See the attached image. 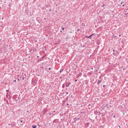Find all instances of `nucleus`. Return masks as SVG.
<instances>
[{
	"mask_svg": "<svg viewBox=\"0 0 128 128\" xmlns=\"http://www.w3.org/2000/svg\"><path fill=\"white\" fill-rule=\"evenodd\" d=\"M122 6H124V4L122 5Z\"/></svg>",
	"mask_w": 128,
	"mask_h": 128,
	"instance_id": "obj_11",
	"label": "nucleus"
},
{
	"mask_svg": "<svg viewBox=\"0 0 128 128\" xmlns=\"http://www.w3.org/2000/svg\"><path fill=\"white\" fill-rule=\"evenodd\" d=\"M32 128H36V126H32Z\"/></svg>",
	"mask_w": 128,
	"mask_h": 128,
	"instance_id": "obj_4",
	"label": "nucleus"
},
{
	"mask_svg": "<svg viewBox=\"0 0 128 128\" xmlns=\"http://www.w3.org/2000/svg\"><path fill=\"white\" fill-rule=\"evenodd\" d=\"M75 82H76V80Z\"/></svg>",
	"mask_w": 128,
	"mask_h": 128,
	"instance_id": "obj_15",
	"label": "nucleus"
},
{
	"mask_svg": "<svg viewBox=\"0 0 128 128\" xmlns=\"http://www.w3.org/2000/svg\"><path fill=\"white\" fill-rule=\"evenodd\" d=\"M70 84V82L68 83L67 84H66V86H68Z\"/></svg>",
	"mask_w": 128,
	"mask_h": 128,
	"instance_id": "obj_2",
	"label": "nucleus"
},
{
	"mask_svg": "<svg viewBox=\"0 0 128 128\" xmlns=\"http://www.w3.org/2000/svg\"><path fill=\"white\" fill-rule=\"evenodd\" d=\"M93 34H91L90 36H88V38H92V36Z\"/></svg>",
	"mask_w": 128,
	"mask_h": 128,
	"instance_id": "obj_3",
	"label": "nucleus"
},
{
	"mask_svg": "<svg viewBox=\"0 0 128 128\" xmlns=\"http://www.w3.org/2000/svg\"><path fill=\"white\" fill-rule=\"evenodd\" d=\"M100 82H102V80H98V84H100Z\"/></svg>",
	"mask_w": 128,
	"mask_h": 128,
	"instance_id": "obj_1",
	"label": "nucleus"
},
{
	"mask_svg": "<svg viewBox=\"0 0 128 128\" xmlns=\"http://www.w3.org/2000/svg\"><path fill=\"white\" fill-rule=\"evenodd\" d=\"M20 122H22V120H20Z\"/></svg>",
	"mask_w": 128,
	"mask_h": 128,
	"instance_id": "obj_8",
	"label": "nucleus"
},
{
	"mask_svg": "<svg viewBox=\"0 0 128 128\" xmlns=\"http://www.w3.org/2000/svg\"><path fill=\"white\" fill-rule=\"evenodd\" d=\"M18 80H20V79H18Z\"/></svg>",
	"mask_w": 128,
	"mask_h": 128,
	"instance_id": "obj_14",
	"label": "nucleus"
},
{
	"mask_svg": "<svg viewBox=\"0 0 128 128\" xmlns=\"http://www.w3.org/2000/svg\"><path fill=\"white\" fill-rule=\"evenodd\" d=\"M14 82H16V80H14Z\"/></svg>",
	"mask_w": 128,
	"mask_h": 128,
	"instance_id": "obj_6",
	"label": "nucleus"
},
{
	"mask_svg": "<svg viewBox=\"0 0 128 128\" xmlns=\"http://www.w3.org/2000/svg\"><path fill=\"white\" fill-rule=\"evenodd\" d=\"M68 94V93L67 92L66 94Z\"/></svg>",
	"mask_w": 128,
	"mask_h": 128,
	"instance_id": "obj_16",
	"label": "nucleus"
},
{
	"mask_svg": "<svg viewBox=\"0 0 128 128\" xmlns=\"http://www.w3.org/2000/svg\"><path fill=\"white\" fill-rule=\"evenodd\" d=\"M49 70H50V68H49Z\"/></svg>",
	"mask_w": 128,
	"mask_h": 128,
	"instance_id": "obj_12",
	"label": "nucleus"
},
{
	"mask_svg": "<svg viewBox=\"0 0 128 128\" xmlns=\"http://www.w3.org/2000/svg\"><path fill=\"white\" fill-rule=\"evenodd\" d=\"M62 30H64V28H62Z\"/></svg>",
	"mask_w": 128,
	"mask_h": 128,
	"instance_id": "obj_5",
	"label": "nucleus"
},
{
	"mask_svg": "<svg viewBox=\"0 0 128 128\" xmlns=\"http://www.w3.org/2000/svg\"><path fill=\"white\" fill-rule=\"evenodd\" d=\"M103 86H104H104H106L104 85Z\"/></svg>",
	"mask_w": 128,
	"mask_h": 128,
	"instance_id": "obj_9",
	"label": "nucleus"
},
{
	"mask_svg": "<svg viewBox=\"0 0 128 128\" xmlns=\"http://www.w3.org/2000/svg\"><path fill=\"white\" fill-rule=\"evenodd\" d=\"M77 30H78V32L80 31V29H78Z\"/></svg>",
	"mask_w": 128,
	"mask_h": 128,
	"instance_id": "obj_7",
	"label": "nucleus"
},
{
	"mask_svg": "<svg viewBox=\"0 0 128 128\" xmlns=\"http://www.w3.org/2000/svg\"><path fill=\"white\" fill-rule=\"evenodd\" d=\"M122 4V2H121V4Z\"/></svg>",
	"mask_w": 128,
	"mask_h": 128,
	"instance_id": "obj_10",
	"label": "nucleus"
},
{
	"mask_svg": "<svg viewBox=\"0 0 128 128\" xmlns=\"http://www.w3.org/2000/svg\"><path fill=\"white\" fill-rule=\"evenodd\" d=\"M119 36H120V34L119 35Z\"/></svg>",
	"mask_w": 128,
	"mask_h": 128,
	"instance_id": "obj_13",
	"label": "nucleus"
}]
</instances>
